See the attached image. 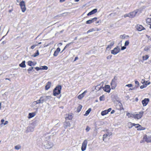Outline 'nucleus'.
Masks as SVG:
<instances>
[{"label": "nucleus", "mask_w": 151, "mask_h": 151, "mask_svg": "<svg viewBox=\"0 0 151 151\" xmlns=\"http://www.w3.org/2000/svg\"><path fill=\"white\" fill-rule=\"evenodd\" d=\"M112 56L111 55H109L107 57V58H106L108 60L111 59V58Z\"/></svg>", "instance_id": "obj_48"}, {"label": "nucleus", "mask_w": 151, "mask_h": 151, "mask_svg": "<svg viewBox=\"0 0 151 151\" xmlns=\"http://www.w3.org/2000/svg\"><path fill=\"white\" fill-rule=\"evenodd\" d=\"M146 23L150 25L151 24V18H148L146 20Z\"/></svg>", "instance_id": "obj_26"}, {"label": "nucleus", "mask_w": 151, "mask_h": 151, "mask_svg": "<svg viewBox=\"0 0 151 151\" xmlns=\"http://www.w3.org/2000/svg\"><path fill=\"white\" fill-rule=\"evenodd\" d=\"M150 84V82H148V83L147 84L145 83L144 85H142L141 86H140V88L141 89H143V88H145V87H147V86L148 85H149Z\"/></svg>", "instance_id": "obj_23"}, {"label": "nucleus", "mask_w": 151, "mask_h": 151, "mask_svg": "<svg viewBox=\"0 0 151 151\" xmlns=\"http://www.w3.org/2000/svg\"><path fill=\"white\" fill-rule=\"evenodd\" d=\"M82 106L81 105H80L78 108L77 109V111L78 112H80L81 110V108H82Z\"/></svg>", "instance_id": "obj_33"}, {"label": "nucleus", "mask_w": 151, "mask_h": 151, "mask_svg": "<svg viewBox=\"0 0 151 151\" xmlns=\"http://www.w3.org/2000/svg\"><path fill=\"white\" fill-rule=\"evenodd\" d=\"M129 44V42L128 41H126L124 43V45L126 46L128 45Z\"/></svg>", "instance_id": "obj_46"}, {"label": "nucleus", "mask_w": 151, "mask_h": 151, "mask_svg": "<svg viewBox=\"0 0 151 151\" xmlns=\"http://www.w3.org/2000/svg\"><path fill=\"white\" fill-rule=\"evenodd\" d=\"M64 127L65 128H67V127H70V125L69 122H65L64 123Z\"/></svg>", "instance_id": "obj_21"}, {"label": "nucleus", "mask_w": 151, "mask_h": 151, "mask_svg": "<svg viewBox=\"0 0 151 151\" xmlns=\"http://www.w3.org/2000/svg\"><path fill=\"white\" fill-rule=\"evenodd\" d=\"M100 22V21H97L96 22H95V23H96V24H99V23Z\"/></svg>", "instance_id": "obj_63"}, {"label": "nucleus", "mask_w": 151, "mask_h": 151, "mask_svg": "<svg viewBox=\"0 0 151 151\" xmlns=\"http://www.w3.org/2000/svg\"><path fill=\"white\" fill-rule=\"evenodd\" d=\"M87 91L86 90L83 93L79 95L78 98V99H81L87 93Z\"/></svg>", "instance_id": "obj_15"}, {"label": "nucleus", "mask_w": 151, "mask_h": 151, "mask_svg": "<svg viewBox=\"0 0 151 151\" xmlns=\"http://www.w3.org/2000/svg\"><path fill=\"white\" fill-rule=\"evenodd\" d=\"M35 69L37 71H38L40 70H41V68H39L38 67H37L35 68Z\"/></svg>", "instance_id": "obj_51"}, {"label": "nucleus", "mask_w": 151, "mask_h": 151, "mask_svg": "<svg viewBox=\"0 0 151 151\" xmlns=\"http://www.w3.org/2000/svg\"><path fill=\"white\" fill-rule=\"evenodd\" d=\"M73 43V42H71L68 44H67L65 46V47H64V48L63 49V51L64 50H65L67 47H69V45L71 44H72Z\"/></svg>", "instance_id": "obj_35"}, {"label": "nucleus", "mask_w": 151, "mask_h": 151, "mask_svg": "<svg viewBox=\"0 0 151 151\" xmlns=\"http://www.w3.org/2000/svg\"><path fill=\"white\" fill-rule=\"evenodd\" d=\"M102 88L105 91L108 93L110 92L111 89L109 85H106L105 87Z\"/></svg>", "instance_id": "obj_10"}, {"label": "nucleus", "mask_w": 151, "mask_h": 151, "mask_svg": "<svg viewBox=\"0 0 151 151\" xmlns=\"http://www.w3.org/2000/svg\"><path fill=\"white\" fill-rule=\"evenodd\" d=\"M126 46L124 45V46L122 47L121 49L122 50H123L126 49Z\"/></svg>", "instance_id": "obj_53"}, {"label": "nucleus", "mask_w": 151, "mask_h": 151, "mask_svg": "<svg viewBox=\"0 0 151 151\" xmlns=\"http://www.w3.org/2000/svg\"><path fill=\"white\" fill-rule=\"evenodd\" d=\"M46 101L48 100H50L52 97L50 96H44Z\"/></svg>", "instance_id": "obj_28"}, {"label": "nucleus", "mask_w": 151, "mask_h": 151, "mask_svg": "<svg viewBox=\"0 0 151 151\" xmlns=\"http://www.w3.org/2000/svg\"><path fill=\"white\" fill-rule=\"evenodd\" d=\"M42 68H41V70H47L48 69V67L46 66H42Z\"/></svg>", "instance_id": "obj_40"}, {"label": "nucleus", "mask_w": 151, "mask_h": 151, "mask_svg": "<svg viewBox=\"0 0 151 151\" xmlns=\"http://www.w3.org/2000/svg\"><path fill=\"white\" fill-rule=\"evenodd\" d=\"M90 129V128L88 126H87L85 130L86 132H88V131H89Z\"/></svg>", "instance_id": "obj_44"}, {"label": "nucleus", "mask_w": 151, "mask_h": 151, "mask_svg": "<svg viewBox=\"0 0 151 151\" xmlns=\"http://www.w3.org/2000/svg\"><path fill=\"white\" fill-rule=\"evenodd\" d=\"M33 68H34L33 67H31L29 68V69L27 70L28 72L29 73H31V71H32L33 70Z\"/></svg>", "instance_id": "obj_32"}, {"label": "nucleus", "mask_w": 151, "mask_h": 151, "mask_svg": "<svg viewBox=\"0 0 151 151\" xmlns=\"http://www.w3.org/2000/svg\"><path fill=\"white\" fill-rule=\"evenodd\" d=\"M109 134L108 133H107V134H104L103 135V140H104V139L107 137L109 135Z\"/></svg>", "instance_id": "obj_37"}, {"label": "nucleus", "mask_w": 151, "mask_h": 151, "mask_svg": "<svg viewBox=\"0 0 151 151\" xmlns=\"http://www.w3.org/2000/svg\"><path fill=\"white\" fill-rule=\"evenodd\" d=\"M36 46H37V45H34L32 46L31 47V48L32 49H34V48L36 47Z\"/></svg>", "instance_id": "obj_54"}, {"label": "nucleus", "mask_w": 151, "mask_h": 151, "mask_svg": "<svg viewBox=\"0 0 151 151\" xmlns=\"http://www.w3.org/2000/svg\"><path fill=\"white\" fill-rule=\"evenodd\" d=\"M126 37H128V36H126L125 34L120 36V37L122 39H124Z\"/></svg>", "instance_id": "obj_39"}, {"label": "nucleus", "mask_w": 151, "mask_h": 151, "mask_svg": "<svg viewBox=\"0 0 151 151\" xmlns=\"http://www.w3.org/2000/svg\"><path fill=\"white\" fill-rule=\"evenodd\" d=\"M124 17H129V14L124 15Z\"/></svg>", "instance_id": "obj_57"}, {"label": "nucleus", "mask_w": 151, "mask_h": 151, "mask_svg": "<svg viewBox=\"0 0 151 151\" xmlns=\"http://www.w3.org/2000/svg\"><path fill=\"white\" fill-rule=\"evenodd\" d=\"M65 0H60V3H63L65 1Z\"/></svg>", "instance_id": "obj_60"}, {"label": "nucleus", "mask_w": 151, "mask_h": 151, "mask_svg": "<svg viewBox=\"0 0 151 151\" xmlns=\"http://www.w3.org/2000/svg\"><path fill=\"white\" fill-rule=\"evenodd\" d=\"M149 48H150L148 47H146L144 48V50L145 51H147L149 50Z\"/></svg>", "instance_id": "obj_52"}, {"label": "nucleus", "mask_w": 151, "mask_h": 151, "mask_svg": "<svg viewBox=\"0 0 151 151\" xmlns=\"http://www.w3.org/2000/svg\"><path fill=\"white\" fill-rule=\"evenodd\" d=\"M132 84H127L125 86L126 87H132Z\"/></svg>", "instance_id": "obj_49"}, {"label": "nucleus", "mask_w": 151, "mask_h": 151, "mask_svg": "<svg viewBox=\"0 0 151 151\" xmlns=\"http://www.w3.org/2000/svg\"><path fill=\"white\" fill-rule=\"evenodd\" d=\"M143 139L147 142H151V136H147L145 135L144 136Z\"/></svg>", "instance_id": "obj_9"}, {"label": "nucleus", "mask_w": 151, "mask_h": 151, "mask_svg": "<svg viewBox=\"0 0 151 151\" xmlns=\"http://www.w3.org/2000/svg\"><path fill=\"white\" fill-rule=\"evenodd\" d=\"M62 89L61 86L58 85L54 88L53 91V95L55 96L59 95L61 92Z\"/></svg>", "instance_id": "obj_1"}, {"label": "nucleus", "mask_w": 151, "mask_h": 151, "mask_svg": "<svg viewBox=\"0 0 151 151\" xmlns=\"http://www.w3.org/2000/svg\"><path fill=\"white\" fill-rule=\"evenodd\" d=\"M114 112H115V111H114V110H112L111 111V114H112L114 113Z\"/></svg>", "instance_id": "obj_61"}, {"label": "nucleus", "mask_w": 151, "mask_h": 151, "mask_svg": "<svg viewBox=\"0 0 151 151\" xmlns=\"http://www.w3.org/2000/svg\"><path fill=\"white\" fill-rule=\"evenodd\" d=\"M39 54V51L38 50H37V52L36 53H35L33 56L34 57H36V56H37Z\"/></svg>", "instance_id": "obj_38"}, {"label": "nucleus", "mask_w": 151, "mask_h": 151, "mask_svg": "<svg viewBox=\"0 0 151 151\" xmlns=\"http://www.w3.org/2000/svg\"><path fill=\"white\" fill-rule=\"evenodd\" d=\"M117 77L114 76L111 83L112 89H114L116 86Z\"/></svg>", "instance_id": "obj_2"}, {"label": "nucleus", "mask_w": 151, "mask_h": 151, "mask_svg": "<svg viewBox=\"0 0 151 151\" xmlns=\"http://www.w3.org/2000/svg\"><path fill=\"white\" fill-rule=\"evenodd\" d=\"M34 130V127H27V129L26 131V132L28 133L30 132H32Z\"/></svg>", "instance_id": "obj_14"}, {"label": "nucleus", "mask_w": 151, "mask_h": 151, "mask_svg": "<svg viewBox=\"0 0 151 151\" xmlns=\"http://www.w3.org/2000/svg\"><path fill=\"white\" fill-rule=\"evenodd\" d=\"M87 143L88 141L87 139L84 140L83 142L81 147V150L82 151H84L86 150Z\"/></svg>", "instance_id": "obj_8"}, {"label": "nucleus", "mask_w": 151, "mask_h": 151, "mask_svg": "<svg viewBox=\"0 0 151 151\" xmlns=\"http://www.w3.org/2000/svg\"><path fill=\"white\" fill-rule=\"evenodd\" d=\"M91 111V108H89L86 112L85 114L84 115L86 116L88 115L90 113Z\"/></svg>", "instance_id": "obj_25"}, {"label": "nucleus", "mask_w": 151, "mask_h": 151, "mask_svg": "<svg viewBox=\"0 0 151 151\" xmlns=\"http://www.w3.org/2000/svg\"><path fill=\"white\" fill-rule=\"evenodd\" d=\"M149 58V56L147 55H146L145 56H143L142 57L143 60H147Z\"/></svg>", "instance_id": "obj_29"}, {"label": "nucleus", "mask_w": 151, "mask_h": 151, "mask_svg": "<svg viewBox=\"0 0 151 151\" xmlns=\"http://www.w3.org/2000/svg\"><path fill=\"white\" fill-rule=\"evenodd\" d=\"M133 115H134V114H130L129 112H127V115L128 116L129 118L133 117Z\"/></svg>", "instance_id": "obj_34"}, {"label": "nucleus", "mask_w": 151, "mask_h": 151, "mask_svg": "<svg viewBox=\"0 0 151 151\" xmlns=\"http://www.w3.org/2000/svg\"><path fill=\"white\" fill-rule=\"evenodd\" d=\"M97 12V9H95L92 10L91 11L89 12L87 14V15L88 16H90L92 14H94Z\"/></svg>", "instance_id": "obj_12"}, {"label": "nucleus", "mask_w": 151, "mask_h": 151, "mask_svg": "<svg viewBox=\"0 0 151 151\" xmlns=\"http://www.w3.org/2000/svg\"><path fill=\"white\" fill-rule=\"evenodd\" d=\"M120 51V48L117 46L114 48L113 50L111 51V53L115 55L119 52Z\"/></svg>", "instance_id": "obj_7"}, {"label": "nucleus", "mask_w": 151, "mask_h": 151, "mask_svg": "<svg viewBox=\"0 0 151 151\" xmlns=\"http://www.w3.org/2000/svg\"><path fill=\"white\" fill-rule=\"evenodd\" d=\"M27 63L28 65L30 66L35 65V64H34V63L31 61H29Z\"/></svg>", "instance_id": "obj_22"}, {"label": "nucleus", "mask_w": 151, "mask_h": 151, "mask_svg": "<svg viewBox=\"0 0 151 151\" xmlns=\"http://www.w3.org/2000/svg\"><path fill=\"white\" fill-rule=\"evenodd\" d=\"M35 115L34 113H29V116L28 117L29 118H31L34 117Z\"/></svg>", "instance_id": "obj_27"}, {"label": "nucleus", "mask_w": 151, "mask_h": 151, "mask_svg": "<svg viewBox=\"0 0 151 151\" xmlns=\"http://www.w3.org/2000/svg\"><path fill=\"white\" fill-rule=\"evenodd\" d=\"M137 29L138 31H139L145 29L142 26L140 25H137Z\"/></svg>", "instance_id": "obj_16"}, {"label": "nucleus", "mask_w": 151, "mask_h": 151, "mask_svg": "<svg viewBox=\"0 0 151 151\" xmlns=\"http://www.w3.org/2000/svg\"><path fill=\"white\" fill-rule=\"evenodd\" d=\"M58 53L59 52L55 50L54 53L53 55L54 56H56L58 55Z\"/></svg>", "instance_id": "obj_41"}, {"label": "nucleus", "mask_w": 151, "mask_h": 151, "mask_svg": "<svg viewBox=\"0 0 151 151\" xmlns=\"http://www.w3.org/2000/svg\"><path fill=\"white\" fill-rule=\"evenodd\" d=\"M111 108H109L107 110V111H108L107 112H108V113L109 112H110L111 111Z\"/></svg>", "instance_id": "obj_58"}, {"label": "nucleus", "mask_w": 151, "mask_h": 151, "mask_svg": "<svg viewBox=\"0 0 151 151\" xmlns=\"http://www.w3.org/2000/svg\"><path fill=\"white\" fill-rule=\"evenodd\" d=\"M19 5L22 9V12H25L26 10V8L24 1H22L20 2Z\"/></svg>", "instance_id": "obj_4"}, {"label": "nucleus", "mask_w": 151, "mask_h": 151, "mask_svg": "<svg viewBox=\"0 0 151 151\" xmlns=\"http://www.w3.org/2000/svg\"><path fill=\"white\" fill-rule=\"evenodd\" d=\"M141 82L142 83H144L145 84V83L147 84L148 83L147 81H146L144 79H143L142 80Z\"/></svg>", "instance_id": "obj_45"}, {"label": "nucleus", "mask_w": 151, "mask_h": 151, "mask_svg": "<svg viewBox=\"0 0 151 151\" xmlns=\"http://www.w3.org/2000/svg\"><path fill=\"white\" fill-rule=\"evenodd\" d=\"M104 95H103L99 97V100L100 101H103L104 100Z\"/></svg>", "instance_id": "obj_36"}, {"label": "nucleus", "mask_w": 151, "mask_h": 151, "mask_svg": "<svg viewBox=\"0 0 151 151\" xmlns=\"http://www.w3.org/2000/svg\"><path fill=\"white\" fill-rule=\"evenodd\" d=\"M8 122L7 121H6L4 123V125H6L7 124H8Z\"/></svg>", "instance_id": "obj_59"}, {"label": "nucleus", "mask_w": 151, "mask_h": 151, "mask_svg": "<svg viewBox=\"0 0 151 151\" xmlns=\"http://www.w3.org/2000/svg\"><path fill=\"white\" fill-rule=\"evenodd\" d=\"M44 101H46L45 100V96H43L40 97L39 100H37L36 101H35L33 103L36 104H39L40 103H42Z\"/></svg>", "instance_id": "obj_5"}, {"label": "nucleus", "mask_w": 151, "mask_h": 151, "mask_svg": "<svg viewBox=\"0 0 151 151\" xmlns=\"http://www.w3.org/2000/svg\"><path fill=\"white\" fill-rule=\"evenodd\" d=\"M72 116L71 115H69L68 117L65 118L66 119H69L70 120H71L72 119Z\"/></svg>", "instance_id": "obj_31"}, {"label": "nucleus", "mask_w": 151, "mask_h": 151, "mask_svg": "<svg viewBox=\"0 0 151 151\" xmlns=\"http://www.w3.org/2000/svg\"><path fill=\"white\" fill-rule=\"evenodd\" d=\"M97 18L96 17H95L92 19L93 22L96 21L97 20Z\"/></svg>", "instance_id": "obj_47"}, {"label": "nucleus", "mask_w": 151, "mask_h": 151, "mask_svg": "<svg viewBox=\"0 0 151 151\" xmlns=\"http://www.w3.org/2000/svg\"><path fill=\"white\" fill-rule=\"evenodd\" d=\"M149 101V99L148 98H145L142 101V103L144 106H146Z\"/></svg>", "instance_id": "obj_11"}, {"label": "nucleus", "mask_w": 151, "mask_h": 151, "mask_svg": "<svg viewBox=\"0 0 151 151\" xmlns=\"http://www.w3.org/2000/svg\"><path fill=\"white\" fill-rule=\"evenodd\" d=\"M137 12V11H135L129 13V17L130 18L134 17Z\"/></svg>", "instance_id": "obj_13"}, {"label": "nucleus", "mask_w": 151, "mask_h": 151, "mask_svg": "<svg viewBox=\"0 0 151 151\" xmlns=\"http://www.w3.org/2000/svg\"><path fill=\"white\" fill-rule=\"evenodd\" d=\"M4 119H2L1 120V124H4Z\"/></svg>", "instance_id": "obj_56"}, {"label": "nucleus", "mask_w": 151, "mask_h": 151, "mask_svg": "<svg viewBox=\"0 0 151 151\" xmlns=\"http://www.w3.org/2000/svg\"><path fill=\"white\" fill-rule=\"evenodd\" d=\"M143 114V112L142 111L139 112L138 114H134L133 115V116L135 119H139L142 117Z\"/></svg>", "instance_id": "obj_6"}, {"label": "nucleus", "mask_w": 151, "mask_h": 151, "mask_svg": "<svg viewBox=\"0 0 151 151\" xmlns=\"http://www.w3.org/2000/svg\"><path fill=\"white\" fill-rule=\"evenodd\" d=\"M52 146V144L51 143L50 144L49 143H48L45 145V147L47 149L50 148Z\"/></svg>", "instance_id": "obj_19"}, {"label": "nucleus", "mask_w": 151, "mask_h": 151, "mask_svg": "<svg viewBox=\"0 0 151 151\" xmlns=\"http://www.w3.org/2000/svg\"><path fill=\"white\" fill-rule=\"evenodd\" d=\"M56 51H57L58 52H60V48H59V47H58L56 50Z\"/></svg>", "instance_id": "obj_55"}, {"label": "nucleus", "mask_w": 151, "mask_h": 151, "mask_svg": "<svg viewBox=\"0 0 151 151\" xmlns=\"http://www.w3.org/2000/svg\"><path fill=\"white\" fill-rule=\"evenodd\" d=\"M100 30V29H97L96 30V31H99Z\"/></svg>", "instance_id": "obj_64"}, {"label": "nucleus", "mask_w": 151, "mask_h": 151, "mask_svg": "<svg viewBox=\"0 0 151 151\" xmlns=\"http://www.w3.org/2000/svg\"><path fill=\"white\" fill-rule=\"evenodd\" d=\"M129 124H130V125H131V126H129V128H132V127H133V126H134L136 128H138V130H144L145 129V128L142 129V127L140 125L138 124H135L134 123H132L130 122L129 123Z\"/></svg>", "instance_id": "obj_3"}, {"label": "nucleus", "mask_w": 151, "mask_h": 151, "mask_svg": "<svg viewBox=\"0 0 151 151\" xmlns=\"http://www.w3.org/2000/svg\"><path fill=\"white\" fill-rule=\"evenodd\" d=\"M135 83L137 85V86H136V87H138L139 86V83L137 81H135Z\"/></svg>", "instance_id": "obj_50"}, {"label": "nucleus", "mask_w": 151, "mask_h": 151, "mask_svg": "<svg viewBox=\"0 0 151 151\" xmlns=\"http://www.w3.org/2000/svg\"><path fill=\"white\" fill-rule=\"evenodd\" d=\"M93 22V21L91 19H90L88 20H87L86 22V23L87 24H91Z\"/></svg>", "instance_id": "obj_30"}, {"label": "nucleus", "mask_w": 151, "mask_h": 151, "mask_svg": "<svg viewBox=\"0 0 151 151\" xmlns=\"http://www.w3.org/2000/svg\"><path fill=\"white\" fill-rule=\"evenodd\" d=\"M114 41L111 42L110 44L108 45L107 47L106 48V49L107 50H110L111 49V47L114 44Z\"/></svg>", "instance_id": "obj_17"}, {"label": "nucleus", "mask_w": 151, "mask_h": 151, "mask_svg": "<svg viewBox=\"0 0 151 151\" xmlns=\"http://www.w3.org/2000/svg\"><path fill=\"white\" fill-rule=\"evenodd\" d=\"M95 31V30H94V29L92 28L91 29H90L89 30H88L87 32V33H89L90 32H93V31Z\"/></svg>", "instance_id": "obj_42"}, {"label": "nucleus", "mask_w": 151, "mask_h": 151, "mask_svg": "<svg viewBox=\"0 0 151 151\" xmlns=\"http://www.w3.org/2000/svg\"><path fill=\"white\" fill-rule=\"evenodd\" d=\"M51 84V82H48L47 83V84L45 86V89L47 90L49 88H50V87Z\"/></svg>", "instance_id": "obj_18"}, {"label": "nucleus", "mask_w": 151, "mask_h": 151, "mask_svg": "<svg viewBox=\"0 0 151 151\" xmlns=\"http://www.w3.org/2000/svg\"><path fill=\"white\" fill-rule=\"evenodd\" d=\"M25 63V61H23L21 64H19V66L22 68H25L26 66Z\"/></svg>", "instance_id": "obj_20"}, {"label": "nucleus", "mask_w": 151, "mask_h": 151, "mask_svg": "<svg viewBox=\"0 0 151 151\" xmlns=\"http://www.w3.org/2000/svg\"><path fill=\"white\" fill-rule=\"evenodd\" d=\"M108 111L107 110H105L102 111L101 113L102 116H104L108 113Z\"/></svg>", "instance_id": "obj_24"}, {"label": "nucleus", "mask_w": 151, "mask_h": 151, "mask_svg": "<svg viewBox=\"0 0 151 151\" xmlns=\"http://www.w3.org/2000/svg\"><path fill=\"white\" fill-rule=\"evenodd\" d=\"M21 146L19 145H16L15 147V148L16 150H18L20 149Z\"/></svg>", "instance_id": "obj_43"}, {"label": "nucleus", "mask_w": 151, "mask_h": 151, "mask_svg": "<svg viewBox=\"0 0 151 151\" xmlns=\"http://www.w3.org/2000/svg\"><path fill=\"white\" fill-rule=\"evenodd\" d=\"M78 57H76L75 58V60H74V61H76V60L78 59Z\"/></svg>", "instance_id": "obj_62"}]
</instances>
